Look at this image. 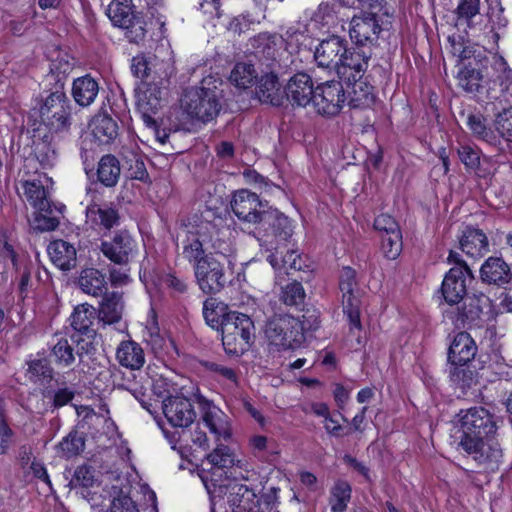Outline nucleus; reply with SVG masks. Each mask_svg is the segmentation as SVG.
<instances>
[{"label":"nucleus","mask_w":512,"mask_h":512,"mask_svg":"<svg viewBox=\"0 0 512 512\" xmlns=\"http://www.w3.org/2000/svg\"><path fill=\"white\" fill-rule=\"evenodd\" d=\"M230 206L240 221L259 225V230L265 233L263 237L286 241L292 236L288 218L267 201H261L256 193L245 189L236 191Z\"/></svg>","instance_id":"obj_1"},{"label":"nucleus","mask_w":512,"mask_h":512,"mask_svg":"<svg viewBox=\"0 0 512 512\" xmlns=\"http://www.w3.org/2000/svg\"><path fill=\"white\" fill-rule=\"evenodd\" d=\"M183 257L193 266L196 283L205 294H216L224 289L227 284L225 275V263L207 253L204 240L199 237L187 239L183 246Z\"/></svg>","instance_id":"obj_2"},{"label":"nucleus","mask_w":512,"mask_h":512,"mask_svg":"<svg viewBox=\"0 0 512 512\" xmlns=\"http://www.w3.org/2000/svg\"><path fill=\"white\" fill-rule=\"evenodd\" d=\"M252 46L255 48L256 57H260V55L266 57L268 61L266 67L270 69L269 71L260 69L261 75L255 83V97L262 104H269L276 107L281 106L284 101V88L279 82L277 73L273 70V67L277 65L275 59V36L268 33H261L253 39Z\"/></svg>","instance_id":"obj_3"},{"label":"nucleus","mask_w":512,"mask_h":512,"mask_svg":"<svg viewBox=\"0 0 512 512\" xmlns=\"http://www.w3.org/2000/svg\"><path fill=\"white\" fill-rule=\"evenodd\" d=\"M204 483L209 495L219 499L227 497L233 512H264L260 507L261 499L255 491L236 480L227 477L223 480L212 478L205 480Z\"/></svg>","instance_id":"obj_4"},{"label":"nucleus","mask_w":512,"mask_h":512,"mask_svg":"<svg viewBox=\"0 0 512 512\" xmlns=\"http://www.w3.org/2000/svg\"><path fill=\"white\" fill-rule=\"evenodd\" d=\"M222 90L216 86L191 87L181 99L183 111L193 120L207 123L214 120L222 109Z\"/></svg>","instance_id":"obj_5"},{"label":"nucleus","mask_w":512,"mask_h":512,"mask_svg":"<svg viewBox=\"0 0 512 512\" xmlns=\"http://www.w3.org/2000/svg\"><path fill=\"white\" fill-rule=\"evenodd\" d=\"M224 350L229 355H241L248 351L255 341V325L246 314L231 312L221 330Z\"/></svg>","instance_id":"obj_6"},{"label":"nucleus","mask_w":512,"mask_h":512,"mask_svg":"<svg viewBox=\"0 0 512 512\" xmlns=\"http://www.w3.org/2000/svg\"><path fill=\"white\" fill-rule=\"evenodd\" d=\"M112 24L125 31V38L133 44L144 42L147 22L141 12L135 10L132 0H113L107 8Z\"/></svg>","instance_id":"obj_7"},{"label":"nucleus","mask_w":512,"mask_h":512,"mask_svg":"<svg viewBox=\"0 0 512 512\" xmlns=\"http://www.w3.org/2000/svg\"><path fill=\"white\" fill-rule=\"evenodd\" d=\"M41 124L50 134H63L72 125V105L63 90L51 92L39 108Z\"/></svg>","instance_id":"obj_8"},{"label":"nucleus","mask_w":512,"mask_h":512,"mask_svg":"<svg viewBox=\"0 0 512 512\" xmlns=\"http://www.w3.org/2000/svg\"><path fill=\"white\" fill-rule=\"evenodd\" d=\"M265 335L270 344L278 349L287 350L299 347L305 336L303 325L291 315H276L268 320Z\"/></svg>","instance_id":"obj_9"},{"label":"nucleus","mask_w":512,"mask_h":512,"mask_svg":"<svg viewBox=\"0 0 512 512\" xmlns=\"http://www.w3.org/2000/svg\"><path fill=\"white\" fill-rule=\"evenodd\" d=\"M458 449L485 472H495L504 461V451L493 435L458 444Z\"/></svg>","instance_id":"obj_10"},{"label":"nucleus","mask_w":512,"mask_h":512,"mask_svg":"<svg viewBox=\"0 0 512 512\" xmlns=\"http://www.w3.org/2000/svg\"><path fill=\"white\" fill-rule=\"evenodd\" d=\"M169 75L167 72L141 82L137 92V107L143 115L144 121L155 125V120L150 113L155 114L166 101L169 86Z\"/></svg>","instance_id":"obj_11"},{"label":"nucleus","mask_w":512,"mask_h":512,"mask_svg":"<svg viewBox=\"0 0 512 512\" xmlns=\"http://www.w3.org/2000/svg\"><path fill=\"white\" fill-rule=\"evenodd\" d=\"M461 436L458 444L466 441H476L495 434L496 422L490 412L484 407H472L460 412Z\"/></svg>","instance_id":"obj_12"},{"label":"nucleus","mask_w":512,"mask_h":512,"mask_svg":"<svg viewBox=\"0 0 512 512\" xmlns=\"http://www.w3.org/2000/svg\"><path fill=\"white\" fill-rule=\"evenodd\" d=\"M346 101L345 90L339 81H327L316 87L313 106L318 114L332 117L342 110Z\"/></svg>","instance_id":"obj_13"},{"label":"nucleus","mask_w":512,"mask_h":512,"mask_svg":"<svg viewBox=\"0 0 512 512\" xmlns=\"http://www.w3.org/2000/svg\"><path fill=\"white\" fill-rule=\"evenodd\" d=\"M100 251L115 265L127 267L135 251V242L126 230L118 231L113 237L102 240Z\"/></svg>","instance_id":"obj_14"},{"label":"nucleus","mask_w":512,"mask_h":512,"mask_svg":"<svg viewBox=\"0 0 512 512\" xmlns=\"http://www.w3.org/2000/svg\"><path fill=\"white\" fill-rule=\"evenodd\" d=\"M161 408L168 422L174 427H188L196 418L191 401L184 396H168L162 401Z\"/></svg>","instance_id":"obj_15"},{"label":"nucleus","mask_w":512,"mask_h":512,"mask_svg":"<svg viewBox=\"0 0 512 512\" xmlns=\"http://www.w3.org/2000/svg\"><path fill=\"white\" fill-rule=\"evenodd\" d=\"M467 278H474L470 268L452 267L445 275L441 292L445 301L450 304H458L467 296Z\"/></svg>","instance_id":"obj_16"},{"label":"nucleus","mask_w":512,"mask_h":512,"mask_svg":"<svg viewBox=\"0 0 512 512\" xmlns=\"http://www.w3.org/2000/svg\"><path fill=\"white\" fill-rule=\"evenodd\" d=\"M371 47L356 46L347 48L343 55L341 65L337 68V74L341 79L351 82L352 75L356 78H362L368 68V62L371 58Z\"/></svg>","instance_id":"obj_17"},{"label":"nucleus","mask_w":512,"mask_h":512,"mask_svg":"<svg viewBox=\"0 0 512 512\" xmlns=\"http://www.w3.org/2000/svg\"><path fill=\"white\" fill-rule=\"evenodd\" d=\"M316 88L310 75L305 72L294 74L284 87V99L292 106L306 107L314 101Z\"/></svg>","instance_id":"obj_18"},{"label":"nucleus","mask_w":512,"mask_h":512,"mask_svg":"<svg viewBox=\"0 0 512 512\" xmlns=\"http://www.w3.org/2000/svg\"><path fill=\"white\" fill-rule=\"evenodd\" d=\"M381 26L373 13H363L360 16H353L349 35L356 46L370 47L377 41Z\"/></svg>","instance_id":"obj_19"},{"label":"nucleus","mask_w":512,"mask_h":512,"mask_svg":"<svg viewBox=\"0 0 512 512\" xmlns=\"http://www.w3.org/2000/svg\"><path fill=\"white\" fill-rule=\"evenodd\" d=\"M346 52V41L333 35L322 40L316 48L314 57L320 67L337 68L341 65L343 55Z\"/></svg>","instance_id":"obj_20"},{"label":"nucleus","mask_w":512,"mask_h":512,"mask_svg":"<svg viewBox=\"0 0 512 512\" xmlns=\"http://www.w3.org/2000/svg\"><path fill=\"white\" fill-rule=\"evenodd\" d=\"M477 353V346L469 333L462 331L457 333L448 349L447 363L455 365L471 363Z\"/></svg>","instance_id":"obj_21"},{"label":"nucleus","mask_w":512,"mask_h":512,"mask_svg":"<svg viewBox=\"0 0 512 512\" xmlns=\"http://www.w3.org/2000/svg\"><path fill=\"white\" fill-rule=\"evenodd\" d=\"M96 483V470L90 465L83 464L76 468L69 482V486L71 489L80 490L82 497L90 502L92 506H98L100 503L97 499L100 498V496L90 491V488H93Z\"/></svg>","instance_id":"obj_22"},{"label":"nucleus","mask_w":512,"mask_h":512,"mask_svg":"<svg viewBox=\"0 0 512 512\" xmlns=\"http://www.w3.org/2000/svg\"><path fill=\"white\" fill-rule=\"evenodd\" d=\"M482 312L481 298L475 295L466 296L462 306L457 308L453 322L457 328L479 326Z\"/></svg>","instance_id":"obj_23"},{"label":"nucleus","mask_w":512,"mask_h":512,"mask_svg":"<svg viewBox=\"0 0 512 512\" xmlns=\"http://www.w3.org/2000/svg\"><path fill=\"white\" fill-rule=\"evenodd\" d=\"M460 249L472 258L482 257L489 250L486 234L477 228L466 227L459 240Z\"/></svg>","instance_id":"obj_24"},{"label":"nucleus","mask_w":512,"mask_h":512,"mask_svg":"<svg viewBox=\"0 0 512 512\" xmlns=\"http://www.w3.org/2000/svg\"><path fill=\"white\" fill-rule=\"evenodd\" d=\"M96 319V309L85 303L75 307L72 315L70 316V326L74 333L86 337H95L96 329L93 327Z\"/></svg>","instance_id":"obj_25"},{"label":"nucleus","mask_w":512,"mask_h":512,"mask_svg":"<svg viewBox=\"0 0 512 512\" xmlns=\"http://www.w3.org/2000/svg\"><path fill=\"white\" fill-rule=\"evenodd\" d=\"M357 283H339L342 292L343 312L347 315L351 328L361 329L360 298L355 294Z\"/></svg>","instance_id":"obj_26"},{"label":"nucleus","mask_w":512,"mask_h":512,"mask_svg":"<svg viewBox=\"0 0 512 512\" xmlns=\"http://www.w3.org/2000/svg\"><path fill=\"white\" fill-rule=\"evenodd\" d=\"M481 279L489 284L502 285L511 280V271L508 264L499 257L488 258L480 269Z\"/></svg>","instance_id":"obj_27"},{"label":"nucleus","mask_w":512,"mask_h":512,"mask_svg":"<svg viewBox=\"0 0 512 512\" xmlns=\"http://www.w3.org/2000/svg\"><path fill=\"white\" fill-rule=\"evenodd\" d=\"M116 359L119 364L131 370H139L145 363L144 350L135 341H122L116 350Z\"/></svg>","instance_id":"obj_28"},{"label":"nucleus","mask_w":512,"mask_h":512,"mask_svg":"<svg viewBox=\"0 0 512 512\" xmlns=\"http://www.w3.org/2000/svg\"><path fill=\"white\" fill-rule=\"evenodd\" d=\"M352 90L349 92V106L355 109L370 108L375 102L374 87L362 78L352 75Z\"/></svg>","instance_id":"obj_29"},{"label":"nucleus","mask_w":512,"mask_h":512,"mask_svg":"<svg viewBox=\"0 0 512 512\" xmlns=\"http://www.w3.org/2000/svg\"><path fill=\"white\" fill-rule=\"evenodd\" d=\"M123 310L122 293L111 292L105 294L98 310V319L107 325L118 323L122 318Z\"/></svg>","instance_id":"obj_30"},{"label":"nucleus","mask_w":512,"mask_h":512,"mask_svg":"<svg viewBox=\"0 0 512 512\" xmlns=\"http://www.w3.org/2000/svg\"><path fill=\"white\" fill-rule=\"evenodd\" d=\"M48 253L52 262L61 270L68 271L76 266V249L67 241L51 242L48 246Z\"/></svg>","instance_id":"obj_31"},{"label":"nucleus","mask_w":512,"mask_h":512,"mask_svg":"<svg viewBox=\"0 0 512 512\" xmlns=\"http://www.w3.org/2000/svg\"><path fill=\"white\" fill-rule=\"evenodd\" d=\"M164 66L165 63L155 56L137 55L132 59L131 71L135 77L141 79V82H145L152 78H158V75L167 72Z\"/></svg>","instance_id":"obj_32"},{"label":"nucleus","mask_w":512,"mask_h":512,"mask_svg":"<svg viewBox=\"0 0 512 512\" xmlns=\"http://www.w3.org/2000/svg\"><path fill=\"white\" fill-rule=\"evenodd\" d=\"M473 62L465 63L457 73L458 86L467 93H482L484 90L482 67Z\"/></svg>","instance_id":"obj_33"},{"label":"nucleus","mask_w":512,"mask_h":512,"mask_svg":"<svg viewBox=\"0 0 512 512\" xmlns=\"http://www.w3.org/2000/svg\"><path fill=\"white\" fill-rule=\"evenodd\" d=\"M268 238L269 237L263 239V243H261V246L265 245L267 250H274V252L268 255L267 260L274 269L284 268L286 273L290 275L289 262H291V260L298 254L296 251L287 248L286 242L289 238L286 241H281L279 238H275L277 240V246L275 247L273 246V241Z\"/></svg>","instance_id":"obj_34"},{"label":"nucleus","mask_w":512,"mask_h":512,"mask_svg":"<svg viewBox=\"0 0 512 512\" xmlns=\"http://www.w3.org/2000/svg\"><path fill=\"white\" fill-rule=\"evenodd\" d=\"M231 312L225 303L213 297L207 298L203 303L202 314L206 324L220 332Z\"/></svg>","instance_id":"obj_35"},{"label":"nucleus","mask_w":512,"mask_h":512,"mask_svg":"<svg viewBox=\"0 0 512 512\" xmlns=\"http://www.w3.org/2000/svg\"><path fill=\"white\" fill-rule=\"evenodd\" d=\"M203 410L202 418L210 432L218 437L229 438L231 431L226 415L207 400L203 402Z\"/></svg>","instance_id":"obj_36"},{"label":"nucleus","mask_w":512,"mask_h":512,"mask_svg":"<svg viewBox=\"0 0 512 512\" xmlns=\"http://www.w3.org/2000/svg\"><path fill=\"white\" fill-rule=\"evenodd\" d=\"M98 91V83L90 75L75 79L72 85V96L82 107L89 106L95 100Z\"/></svg>","instance_id":"obj_37"},{"label":"nucleus","mask_w":512,"mask_h":512,"mask_svg":"<svg viewBox=\"0 0 512 512\" xmlns=\"http://www.w3.org/2000/svg\"><path fill=\"white\" fill-rule=\"evenodd\" d=\"M77 283L84 293L94 297L101 296L105 292L107 285L105 275L95 268L82 270Z\"/></svg>","instance_id":"obj_38"},{"label":"nucleus","mask_w":512,"mask_h":512,"mask_svg":"<svg viewBox=\"0 0 512 512\" xmlns=\"http://www.w3.org/2000/svg\"><path fill=\"white\" fill-rule=\"evenodd\" d=\"M121 175L119 160L111 154L101 157L97 168V179L105 187H114Z\"/></svg>","instance_id":"obj_39"},{"label":"nucleus","mask_w":512,"mask_h":512,"mask_svg":"<svg viewBox=\"0 0 512 512\" xmlns=\"http://www.w3.org/2000/svg\"><path fill=\"white\" fill-rule=\"evenodd\" d=\"M448 371L451 382L462 390L470 389L479 382V373L471 363L449 365Z\"/></svg>","instance_id":"obj_40"},{"label":"nucleus","mask_w":512,"mask_h":512,"mask_svg":"<svg viewBox=\"0 0 512 512\" xmlns=\"http://www.w3.org/2000/svg\"><path fill=\"white\" fill-rule=\"evenodd\" d=\"M86 214L93 223L108 230L119 224L118 211L107 204H91L87 207Z\"/></svg>","instance_id":"obj_41"},{"label":"nucleus","mask_w":512,"mask_h":512,"mask_svg":"<svg viewBox=\"0 0 512 512\" xmlns=\"http://www.w3.org/2000/svg\"><path fill=\"white\" fill-rule=\"evenodd\" d=\"M86 438L84 433L74 429L65 436L56 446L58 454L66 459L80 455L85 449Z\"/></svg>","instance_id":"obj_42"},{"label":"nucleus","mask_w":512,"mask_h":512,"mask_svg":"<svg viewBox=\"0 0 512 512\" xmlns=\"http://www.w3.org/2000/svg\"><path fill=\"white\" fill-rule=\"evenodd\" d=\"M94 137L103 144H108L118 135L117 122L109 115H99L92 123Z\"/></svg>","instance_id":"obj_43"},{"label":"nucleus","mask_w":512,"mask_h":512,"mask_svg":"<svg viewBox=\"0 0 512 512\" xmlns=\"http://www.w3.org/2000/svg\"><path fill=\"white\" fill-rule=\"evenodd\" d=\"M34 152L42 166H53L58 156V149L53 134H45L36 142Z\"/></svg>","instance_id":"obj_44"},{"label":"nucleus","mask_w":512,"mask_h":512,"mask_svg":"<svg viewBox=\"0 0 512 512\" xmlns=\"http://www.w3.org/2000/svg\"><path fill=\"white\" fill-rule=\"evenodd\" d=\"M207 461L212 466L210 479H220L223 469L231 467L234 463V458L227 446L220 445L207 456Z\"/></svg>","instance_id":"obj_45"},{"label":"nucleus","mask_w":512,"mask_h":512,"mask_svg":"<svg viewBox=\"0 0 512 512\" xmlns=\"http://www.w3.org/2000/svg\"><path fill=\"white\" fill-rule=\"evenodd\" d=\"M24 194L30 204L38 211L51 213V203L46 197V190L43 185L36 182H25Z\"/></svg>","instance_id":"obj_46"},{"label":"nucleus","mask_w":512,"mask_h":512,"mask_svg":"<svg viewBox=\"0 0 512 512\" xmlns=\"http://www.w3.org/2000/svg\"><path fill=\"white\" fill-rule=\"evenodd\" d=\"M27 365L26 374L31 382L45 383L53 379L54 369L47 359H34L27 362Z\"/></svg>","instance_id":"obj_47"},{"label":"nucleus","mask_w":512,"mask_h":512,"mask_svg":"<svg viewBox=\"0 0 512 512\" xmlns=\"http://www.w3.org/2000/svg\"><path fill=\"white\" fill-rule=\"evenodd\" d=\"M303 280L304 278L300 276L299 279L295 278L291 283L282 287L280 301L287 306L298 307L302 305L306 297L305 290L301 284Z\"/></svg>","instance_id":"obj_48"},{"label":"nucleus","mask_w":512,"mask_h":512,"mask_svg":"<svg viewBox=\"0 0 512 512\" xmlns=\"http://www.w3.org/2000/svg\"><path fill=\"white\" fill-rule=\"evenodd\" d=\"M258 79L254 65L247 62L237 63L230 74V81L239 88H248L253 80Z\"/></svg>","instance_id":"obj_49"},{"label":"nucleus","mask_w":512,"mask_h":512,"mask_svg":"<svg viewBox=\"0 0 512 512\" xmlns=\"http://www.w3.org/2000/svg\"><path fill=\"white\" fill-rule=\"evenodd\" d=\"M207 253H212L230 266L233 263L235 248L229 238L225 239L217 233L216 236L211 237V250L207 247Z\"/></svg>","instance_id":"obj_50"},{"label":"nucleus","mask_w":512,"mask_h":512,"mask_svg":"<svg viewBox=\"0 0 512 512\" xmlns=\"http://www.w3.org/2000/svg\"><path fill=\"white\" fill-rule=\"evenodd\" d=\"M351 498V487L345 481H338L331 489L330 505L332 512H345Z\"/></svg>","instance_id":"obj_51"},{"label":"nucleus","mask_w":512,"mask_h":512,"mask_svg":"<svg viewBox=\"0 0 512 512\" xmlns=\"http://www.w3.org/2000/svg\"><path fill=\"white\" fill-rule=\"evenodd\" d=\"M51 355L54 357L55 363L60 367H70L76 360L73 344L68 339L61 338L52 347Z\"/></svg>","instance_id":"obj_52"},{"label":"nucleus","mask_w":512,"mask_h":512,"mask_svg":"<svg viewBox=\"0 0 512 512\" xmlns=\"http://www.w3.org/2000/svg\"><path fill=\"white\" fill-rule=\"evenodd\" d=\"M486 98L489 100H497L512 85V70L504 72L493 80L487 82Z\"/></svg>","instance_id":"obj_53"},{"label":"nucleus","mask_w":512,"mask_h":512,"mask_svg":"<svg viewBox=\"0 0 512 512\" xmlns=\"http://www.w3.org/2000/svg\"><path fill=\"white\" fill-rule=\"evenodd\" d=\"M467 125L473 135L478 139L486 142H492L496 139L493 131L486 126L485 119L479 113H470L467 116Z\"/></svg>","instance_id":"obj_54"},{"label":"nucleus","mask_w":512,"mask_h":512,"mask_svg":"<svg viewBox=\"0 0 512 512\" xmlns=\"http://www.w3.org/2000/svg\"><path fill=\"white\" fill-rule=\"evenodd\" d=\"M494 128L502 138L512 142V107L503 108L495 114Z\"/></svg>","instance_id":"obj_55"},{"label":"nucleus","mask_w":512,"mask_h":512,"mask_svg":"<svg viewBox=\"0 0 512 512\" xmlns=\"http://www.w3.org/2000/svg\"><path fill=\"white\" fill-rule=\"evenodd\" d=\"M402 246L401 232L381 235V250L387 259H396L402 251Z\"/></svg>","instance_id":"obj_56"},{"label":"nucleus","mask_w":512,"mask_h":512,"mask_svg":"<svg viewBox=\"0 0 512 512\" xmlns=\"http://www.w3.org/2000/svg\"><path fill=\"white\" fill-rule=\"evenodd\" d=\"M58 225L59 219L46 211H38L33 221V228L39 232L53 231Z\"/></svg>","instance_id":"obj_57"},{"label":"nucleus","mask_w":512,"mask_h":512,"mask_svg":"<svg viewBox=\"0 0 512 512\" xmlns=\"http://www.w3.org/2000/svg\"><path fill=\"white\" fill-rule=\"evenodd\" d=\"M95 337H86L80 334H71L70 339L72 344L76 346L75 354L82 361L84 355L93 354L96 350L93 339Z\"/></svg>","instance_id":"obj_58"},{"label":"nucleus","mask_w":512,"mask_h":512,"mask_svg":"<svg viewBox=\"0 0 512 512\" xmlns=\"http://www.w3.org/2000/svg\"><path fill=\"white\" fill-rule=\"evenodd\" d=\"M459 61L462 63V66L469 62H473L474 66H479L484 65L488 59L481 48L471 45H464L463 49H461V56Z\"/></svg>","instance_id":"obj_59"},{"label":"nucleus","mask_w":512,"mask_h":512,"mask_svg":"<svg viewBox=\"0 0 512 512\" xmlns=\"http://www.w3.org/2000/svg\"><path fill=\"white\" fill-rule=\"evenodd\" d=\"M479 10L480 0H460L456 9V14L458 16V20L469 22L479 13Z\"/></svg>","instance_id":"obj_60"},{"label":"nucleus","mask_w":512,"mask_h":512,"mask_svg":"<svg viewBox=\"0 0 512 512\" xmlns=\"http://www.w3.org/2000/svg\"><path fill=\"white\" fill-rule=\"evenodd\" d=\"M458 156L467 169L476 170L480 166L479 151L468 145L460 146Z\"/></svg>","instance_id":"obj_61"},{"label":"nucleus","mask_w":512,"mask_h":512,"mask_svg":"<svg viewBox=\"0 0 512 512\" xmlns=\"http://www.w3.org/2000/svg\"><path fill=\"white\" fill-rule=\"evenodd\" d=\"M373 226L375 230L381 233V235L401 232L399 224L388 214H381L377 216L374 220Z\"/></svg>","instance_id":"obj_62"},{"label":"nucleus","mask_w":512,"mask_h":512,"mask_svg":"<svg viewBox=\"0 0 512 512\" xmlns=\"http://www.w3.org/2000/svg\"><path fill=\"white\" fill-rule=\"evenodd\" d=\"M202 365L206 370L213 372L215 375L236 385L238 384V375L234 369L210 361H205L202 363Z\"/></svg>","instance_id":"obj_63"},{"label":"nucleus","mask_w":512,"mask_h":512,"mask_svg":"<svg viewBox=\"0 0 512 512\" xmlns=\"http://www.w3.org/2000/svg\"><path fill=\"white\" fill-rule=\"evenodd\" d=\"M108 512H139L135 502L126 495L114 498Z\"/></svg>","instance_id":"obj_64"}]
</instances>
